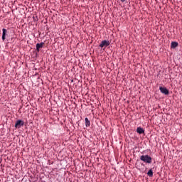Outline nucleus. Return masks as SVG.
<instances>
[{"label": "nucleus", "mask_w": 182, "mask_h": 182, "mask_svg": "<svg viewBox=\"0 0 182 182\" xmlns=\"http://www.w3.org/2000/svg\"><path fill=\"white\" fill-rule=\"evenodd\" d=\"M126 0H121V1L124 2Z\"/></svg>", "instance_id": "obj_11"}, {"label": "nucleus", "mask_w": 182, "mask_h": 182, "mask_svg": "<svg viewBox=\"0 0 182 182\" xmlns=\"http://www.w3.org/2000/svg\"><path fill=\"white\" fill-rule=\"evenodd\" d=\"M139 159L141 161H144V163H147L148 164H151L152 161L151 157L149 155H141Z\"/></svg>", "instance_id": "obj_1"}, {"label": "nucleus", "mask_w": 182, "mask_h": 182, "mask_svg": "<svg viewBox=\"0 0 182 182\" xmlns=\"http://www.w3.org/2000/svg\"><path fill=\"white\" fill-rule=\"evenodd\" d=\"M159 90H160L161 93H163L164 95H168V93H169L168 89L164 87H160Z\"/></svg>", "instance_id": "obj_4"}, {"label": "nucleus", "mask_w": 182, "mask_h": 182, "mask_svg": "<svg viewBox=\"0 0 182 182\" xmlns=\"http://www.w3.org/2000/svg\"><path fill=\"white\" fill-rule=\"evenodd\" d=\"M109 45H110V41H109L107 40H104L100 44V48H107V46H109Z\"/></svg>", "instance_id": "obj_3"}, {"label": "nucleus", "mask_w": 182, "mask_h": 182, "mask_svg": "<svg viewBox=\"0 0 182 182\" xmlns=\"http://www.w3.org/2000/svg\"><path fill=\"white\" fill-rule=\"evenodd\" d=\"M147 175L149 176V177H153V170L150 169L148 171Z\"/></svg>", "instance_id": "obj_10"}, {"label": "nucleus", "mask_w": 182, "mask_h": 182, "mask_svg": "<svg viewBox=\"0 0 182 182\" xmlns=\"http://www.w3.org/2000/svg\"><path fill=\"white\" fill-rule=\"evenodd\" d=\"M2 31H3V33H2L1 39L4 41H5V39H6V33H8V31H6V28H3Z\"/></svg>", "instance_id": "obj_5"}, {"label": "nucleus", "mask_w": 182, "mask_h": 182, "mask_svg": "<svg viewBox=\"0 0 182 182\" xmlns=\"http://www.w3.org/2000/svg\"><path fill=\"white\" fill-rule=\"evenodd\" d=\"M136 133H138L139 134H143V133H144V129H143V128L141 127H137Z\"/></svg>", "instance_id": "obj_8"}, {"label": "nucleus", "mask_w": 182, "mask_h": 182, "mask_svg": "<svg viewBox=\"0 0 182 182\" xmlns=\"http://www.w3.org/2000/svg\"><path fill=\"white\" fill-rule=\"evenodd\" d=\"M85 126L86 127H89L90 126V121L87 118H85Z\"/></svg>", "instance_id": "obj_9"}, {"label": "nucleus", "mask_w": 182, "mask_h": 182, "mask_svg": "<svg viewBox=\"0 0 182 182\" xmlns=\"http://www.w3.org/2000/svg\"><path fill=\"white\" fill-rule=\"evenodd\" d=\"M43 45H45V43L43 42L36 44V48L37 52H39L40 49L43 48Z\"/></svg>", "instance_id": "obj_6"}, {"label": "nucleus", "mask_w": 182, "mask_h": 182, "mask_svg": "<svg viewBox=\"0 0 182 182\" xmlns=\"http://www.w3.org/2000/svg\"><path fill=\"white\" fill-rule=\"evenodd\" d=\"M23 124H25V122H23V120L18 119L16 121L14 127L16 129H21V127H22V126H23Z\"/></svg>", "instance_id": "obj_2"}, {"label": "nucleus", "mask_w": 182, "mask_h": 182, "mask_svg": "<svg viewBox=\"0 0 182 182\" xmlns=\"http://www.w3.org/2000/svg\"><path fill=\"white\" fill-rule=\"evenodd\" d=\"M177 46H178V43L176 42V41H173L171 43V48L172 49H176V48H177Z\"/></svg>", "instance_id": "obj_7"}]
</instances>
